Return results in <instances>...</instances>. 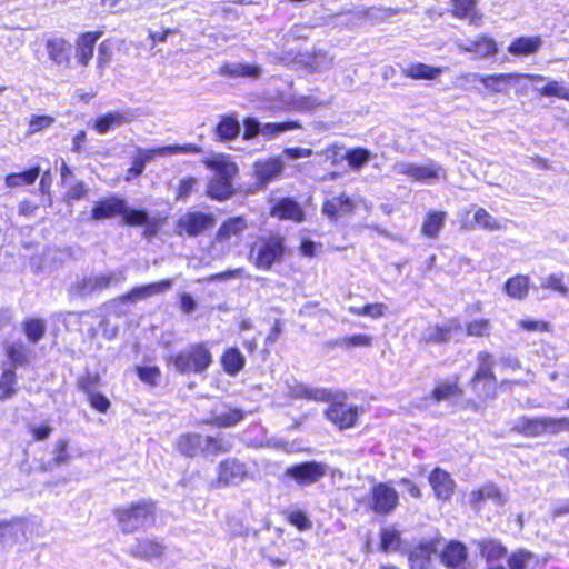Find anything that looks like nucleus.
Returning <instances> with one entry per match:
<instances>
[{
	"label": "nucleus",
	"mask_w": 569,
	"mask_h": 569,
	"mask_svg": "<svg viewBox=\"0 0 569 569\" xmlns=\"http://www.w3.org/2000/svg\"><path fill=\"white\" fill-rule=\"evenodd\" d=\"M71 456L68 452V441L59 439L52 450V462L56 466H61L69 462Z\"/></svg>",
	"instance_id": "60"
},
{
	"label": "nucleus",
	"mask_w": 569,
	"mask_h": 569,
	"mask_svg": "<svg viewBox=\"0 0 569 569\" xmlns=\"http://www.w3.org/2000/svg\"><path fill=\"white\" fill-rule=\"evenodd\" d=\"M112 513L121 532L130 535L140 528L156 525L158 502L153 499H141L124 507H117Z\"/></svg>",
	"instance_id": "3"
},
{
	"label": "nucleus",
	"mask_w": 569,
	"mask_h": 569,
	"mask_svg": "<svg viewBox=\"0 0 569 569\" xmlns=\"http://www.w3.org/2000/svg\"><path fill=\"white\" fill-rule=\"evenodd\" d=\"M520 77H527L532 80L543 79L540 74L499 73L485 76V78H480V82L491 93H507L512 81Z\"/></svg>",
	"instance_id": "20"
},
{
	"label": "nucleus",
	"mask_w": 569,
	"mask_h": 569,
	"mask_svg": "<svg viewBox=\"0 0 569 569\" xmlns=\"http://www.w3.org/2000/svg\"><path fill=\"white\" fill-rule=\"evenodd\" d=\"M486 499H492L500 502V493L493 485H486L479 490H475L470 495V503L475 508H479V502Z\"/></svg>",
	"instance_id": "54"
},
{
	"label": "nucleus",
	"mask_w": 569,
	"mask_h": 569,
	"mask_svg": "<svg viewBox=\"0 0 569 569\" xmlns=\"http://www.w3.org/2000/svg\"><path fill=\"white\" fill-rule=\"evenodd\" d=\"M40 176V167L33 166L22 172H12L4 177L8 188H18L33 184Z\"/></svg>",
	"instance_id": "40"
},
{
	"label": "nucleus",
	"mask_w": 569,
	"mask_h": 569,
	"mask_svg": "<svg viewBox=\"0 0 569 569\" xmlns=\"http://www.w3.org/2000/svg\"><path fill=\"white\" fill-rule=\"evenodd\" d=\"M134 559L146 562H160L167 555L164 540L154 535L142 536L136 539L129 551Z\"/></svg>",
	"instance_id": "8"
},
{
	"label": "nucleus",
	"mask_w": 569,
	"mask_h": 569,
	"mask_svg": "<svg viewBox=\"0 0 569 569\" xmlns=\"http://www.w3.org/2000/svg\"><path fill=\"white\" fill-rule=\"evenodd\" d=\"M392 172L407 176L413 182L427 184H433L438 180L447 179L446 169L432 160L422 164L398 161L392 166Z\"/></svg>",
	"instance_id": "6"
},
{
	"label": "nucleus",
	"mask_w": 569,
	"mask_h": 569,
	"mask_svg": "<svg viewBox=\"0 0 569 569\" xmlns=\"http://www.w3.org/2000/svg\"><path fill=\"white\" fill-rule=\"evenodd\" d=\"M220 365L228 376L236 377L244 369L246 358L238 347H228L220 356Z\"/></svg>",
	"instance_id": "30"
},
{
	"label": "nucleus",
	"mask_w": 569,
	"mask_h": 569,
	"mask_svg": "<svg viewBox=\"0 0 569 569\" xmlns=\"http://www.w3.org/2000/svg\"><path fill=\"white\" fill-rule=\"evenodd\" d=\"M197 186L194 177H186L179 181L176 188V200L187 199Z\"/></svg>",
	"instance_id": "62"
},
{
	"label": "nucleus",
	"mask_w": 569,
	"mask_h": 569,
	"mask_svg": "<svg viewBox=\"0 0 569 569\" xmlns=\"http://www.w3.org/2000/svg\"><path fill=\"white\" fill-rule=\"evenodd\" d=\"M216 221V217L211 212L188 211L177 220V232L180 236L196 238L212 229Z\"/></svg>",
	"instance_id": "7"
},
{
	"label": "nucleus",
	"mask_w": 569,
	"mask_h": 569,
	"mask_svg": "<svg viewBox=\"0 0 569 569\" xmlns=\"http://www.w3.org/2000/svg\"><path fill=\"white\" fill-rule=\"evenodd\" d=\"M168 148H151V149H137V156L132 159L131 167L128 168L126 173V181H131L139 178L143 173V168L147 162L151 161L154 157L161 156Z\"/></svg>",
	"instance_id": "25"
},
{
	"label": "nucleus",
	"mask_w": 569,
	"mask_h": 569,
	"mask_svg": "<svg viewBox=\"0 0 569 569\" xmlns=\"http://www.w3.org/2000/svg\"><path fill=\"white\" fill-rule=\"evenodd\" d=\"M172 283L171 279H162L160 281L137 286L134 288L137 290L138 299L142 300L169 290L172 287Z\"/></svg>",
	"instance_id": "48"
},
{
	"label": "nucleus",
	"mask_w": 569,
	"mask_h": 569,
	"mask_svg": "<svg viewBox=\"0 0 569 569\" xmlns=\"http://www.w3.org/2000/svg\"><path fill=\"white\" fill-rule=\"evenodd\" d=\"M134 371L138 378L150 387H156L160 382L161 370L157 366H137Z\"/></svg>",
	"instance_id": "52"
},
{
	"label": "nucleus",
	"mask_w": 569,
	"mask_h": 569,
	"mask_svg": "<svg viewBox=\"0 0 569 569\" xmlns=\"http://www.w3.org/2000/svg\"><path fill=\"white\" fill-rule=\"evenodd\" d=\"M429 483L437 499L449 500L456 489V482L449 472L441 468H436L429 475Z\"/></svg>",
	"instance_id": "19"
},
{
	"label": "nucleus",
	"mask_w": 569,
	"mask_h": 569,
	"mask_svg": "<svg viewBox=\"0 0 569 569\" xmlns=\"http://www.w3.org/2000/svg\"><path fill=\"white\" fill-rule=\"evenodd\" d=\"M541 44L540 37H520L508 47V52L515 56H527L537 52Z\"/></svg>",
	"instance_id": "42"
},
{
	"label": "nucleus",
	"mask_w": 569,
	"mask_h": 569,
	"mask_svg": "<svg viewBox=\"0 0 569 569\" xmlns=\"http://www.w3.org/2000/svg\"><path fill=\"white\" fill-rule=\"evenodd\" d=\"M246 418V412L238 407H229L221 413H212L210 417L202 419L199 423L218 428L228 429L239 425Z\"/></svg>",
	"instance_id": "21"
},
{
	"label": "nucleus",
	"mask_w": 569,
	"mask_h": 569,
	"mask_svg": "<svg viewBox=\"0 0 569 569\" xmlns=\"http://www.w3.org/2000/svg\"><path fill=\"white\" fill-rule=\"evenodd\" d=\"M401 545L400 532L393 527H386L380 532V548L385 552L397 551Z\"/></svg>",
	"instance_id": "50"
},
{
	"label": "nucleus",
	"mask_w": 569,
	"mask_h": 569,
	"mask_svg": "<svg viewBox=\"0 0 569 569\" xmlns=\"http://www.w3.org/2000/svg\"><path fill=\"white\" fill-rule=\"evenodd\" d=\"M456 44L461 52L473 53L476 58H487L497 52V44L493 39L482 36L473 41L457 40Z\"/></svg>",
	"instance_id": "24"
},
{
	"label": "nucleus",
	"mask_w": 569,
	"mask_h": 569,
	"mask_svg": "<svg viewBox=\"0 0 569 569\" xmlns=\"http://www.w3.org/2000/svg\"><path fill=\"white\" fill-rule=\"evenodd\" d=\"M56 122V118L49 114H32L28 121L27 133L36 134L50 128Z\"/></svg>",
	"instance_id": "55"
},
{
	"label": "nucleus",
	"mask_w": 569,
	"mask_h": 569,
	"mask_svg": "<svg viewBox=\"0 0 569 569\" xmlns=\"http://www.w3.org/2000/svg\"><path fill=\"white\" fill-rule=\"evenodd\" d=\"M269 216L279 221L301 223L306 220L303 207L292 197L279 198L269 208Z\"/></svg>",
	"instance_id": "11"
},
{
	"label": "nucleus",
	"mask_w": 569,
	"mask_h": 569,
	"mask_svg": "<svg viewBox=\"0 0 569 569\" xmlns=\"http://www.w3.org/2000/svg\"><path fill=\"white\" fill-rule=\"evenodd\" d=\"M325 162H330L332 166H338L347 161L350 167H356V148L345 150L342 147L333 146L322 151Z\"/></svg>",
	"instance_id": "41"
},
{
	"label": "nucleus",
	"mask_w": 569,
	"mask_h": 569,
	"mask_svg": "<svg viewBox=\"0 0 569 569\" xmlns=\"http://www.w3.org/2000/svg\"><path fill=\"white\" fill-rule=\"evenodd\" d=\"M460 330V321L456 318H452L443 325H433L427 327L421 335V340L426 343H445L450 339V335L452 332Z\"/></svg>",
	"instance_id": "18"
},
{
	"label": "nucleus",
	"mask_w": 569,
	"mask_h": 569,
	"mask_svg": "<svg viewBox=\"0 0 569 569\" xmlns=\"http://www.w3.org/2000/svg\"><path fill=\"white\" fill-rule=\"evenodd\" d=\"M124 209V199L110 196L94 202L90 211L92 220L101 221L119 217Z\"/></svg>",
	"instance_id": "17"
},
{
	"label": "nucleus",
	"mask_w": 569,
	"mask_h": 569,
	"mask_svg": "<svg viewBox=\"0 0 569 569\" xmlns=\"http://www.w3.org/2000/svg\"><path fill=\"white\" fill-rule=\"evenodd\" d=\"M398 492L386 483H379L373 487L371 507L376 513L388 515L392 512L398 505Z\"/></svg>",
	"instance_id": "16"
},
{
	"label": "nucleus",
	"mask_w": 569,
	"mask_h": 569,
	"mask_svg": "<svg viewBox=\"0 0 569 569\" xmlns=\"http://www.w3.org/2000/svg\"><path fill=\"white\" fill-rule=\"evenodd\" d=\"M3 355L10 363L9 368H13L14 370L18 367L29 366L32 357L30 348L20 340L7 343L3 349Z\"/></svg>",
	"instance_id": "26"
},
{
	"label": "nucleus",
	"mask_w": 569,
	"mask_h": 569,
	"mask_svg": "<svg viewBox=\"0 0 569 569\" xmlns=\"http://www.w3.org/2000/svg\"><path fill=\"white\" fill-rule=\"evenodd\" d=\"M477 358L479 365L471 380V387L479 397L487 398L495 391L493 358L487 351H480Z\"/></svg>",
	"instance_id": "10"
},
{
	"label": "nucleus",
	"mask_w": 569,
	"mask_h": 569,
	"mask_svg": "<svg viewBox=\"0 0 569 569\" xmlns=\"http://www.w3.org/2000/svg\"><path fill=\"white\" fill-rule=\"evenodd\" d=\"M248 228L247 220L241 216L226 219L218 228L214 240L218 243H227L232 237L240 236Z\"/></svg>",
	"instance_id": "28"
},
{
	"label": "nucleus",
	"mask_w": 569,
	"mask_h": 569,
	"mask_svg": "<svg viewBox=\"0 0 569 569\" xmlns=\"http://www.w3.org/2000/svg\"><path fill=\"white\" fill-rule=\"evenodd\" d=\"M17 379L13 368L2 369L0 373V401L8 400L17 393Z\"/></svg>",
	"instance_id": "44"
},
{
	"label": "nucleus",
	"mask_w": 569,
	"mask_h": 569,
	"mask_svg": "<svg viewBox=\"0 0 569 569\" xmlns=\"http://www.w3.org/2000/svg\"><path fill=\"white\" fill-rule=\"evenodd\" d=\"M284 169L280 157L259 159L253 163V177L260 188H266L270 182L277 180Z\"/></svg>",
	"instance_id": "12"
},
{
	"label": "nucleus",
	"mask_w": 569,
	"mask_h": 569,
	"mask_svg": "<svg viewBox=\"0 0 569 569\" xmlns=\"http://www.w3.org/2000/svg\"><path fill=\"white\" fill-rule=\"evenodd\" d=\"M90 407L99 413H107L111 407L110 400L101 392H94L87 397Z\"/></svg>",
	"instance_id": "63"
},
{
	"label": "nucleus",
	"mask_w": 569,
	"mask_h": 569,
	"mask_svg": "<svg viewBox=\"0 0 569 569\" xmlns=\"http://www.w3.org/2000/svg\"><path fill=\"white\" fill-rule=\"evenodd\" d=\"M123 218V222L131 227L147 226L144 230L146 234H154L157 227L160 224L156 219H150L148 212L144 209H130L124 201L123 212L120 214Z\"/></svg>",
	"instance_id": "23"
},
{
	"label": "nucleus",
	"mask_w": 569,
	"mask_h": 569,
	"mask_svg": "<svg viewBox=\"0 0 569 569\" xmlns=\"http://www.w3.org/2000/svg\"><path fill=\"white\" fill-rule=\"evenodd\" d=\"M467 335L471 337H487L490 333L491 325L488 319H476L467 325Z\"/></svg>",
	"instance_id": "59"
},
{
	"label": "nucleus",
	"mask_w": 569,
	"mask_h": 569,
	"mask_svg": "<svg viewBox=\"0 0 569 569\" xmlns=\"http://www.w3.org/2000/svg\"><path fill=\"white\" fill-rule=\"evenodd\" d=\"M249 477L250 472L246 462L238 458H226L218 463L214 483L219 488H227L239 485Z\"/></svg>",
	"instance_id": "9"
},
{
	"label": "nucleus",
	"mask_w": 569,
	"mask_h": 569,
	"mask_svg": "<svg viewBox=\"0 0 569 569\" xmlns=\"http://www.w3.org/2000/svg\"><path fill=\"white\" fill-rule=\"evenodd\" d=\"M101 383V376L98 372L87 371L80 375L76 380L78 390L83 392L87 397L97 392Z\"/></svg>",
	"instance_id": "49"
},
{
	"label": "nucleus",
	"mask_w": 569,
	"mask_h": 569,
	"mask_svg": "<svg viewBox=\"0 0 569 569\" xmlns=\"http://www.w3.org/2000/svg\"><path fill=\"white\" fill-rule=\"evenodd\" d=\"M300 397L317 402H328L331 400L332 395L325 389L302 388L300 390Z\"/></svg>",
	"instance_id": "61"
},
{
	"label": "nucleus",
	"mask_w": 569,
	"mask_h": 569,
	"mask_svg": "<svg viewBox=\"0 0 569 569\" xmlns=\"http://www.w3.org/2000/svg\"><path fill=\"white\" fill-rule=\"evenodd\" d=\"M116 281L113 274H99L82 281L80 289L82 293L90 295L97 291H102L111 287Z\"/></svg>",
	"instance_id": "46"
},
{
	"label": "nucleus",
	"mask_w": 569,
	"mask_h": 569,
	"mask_svg": "<svg viewBox=\"0 0 569 569\" xmlns=\"http://www.w3.org/2000/svg\"><path fill=\"white\" fill-rule=\"evenodd\" d=\"M512 430L526 437L556 436L569 430V418L520 417Z\"/></svg>",
	"instance_id": "5"
},
{
	"label": "nucleus",
	"mask_w": 569,
	"mask_h": 569,
	"mask_svg": "<svg viewBox=\"0 0 569 569\" xmlns=\"http://www.w3.org/2000/svg\"><path fill=\"white\" fill-rule=\"evenodd\" d=\"M538 565V556L525 549L512 552L508 558L509 569H535Z\"/></svg>",
	"instance_id": "43"
},
{
	"label": "nucleus",
	"mask_w": 569,
	"mask_h": 569,
	"mask_svg": "<svg viewBox=\"0 0 569 569\" xmlns=\"http://www.w3.org/2000/svg\"><path fill=\"white\" fill-rule=\"evenodd\" d=\"M467 555V549L463 543L450 541L442 550L440 558L445 566L457 569L465 563Z\"/></svg>",
	"instance_id": "34"
},
{
	"label": "nucleus",
	"mask_w": 569,
	"mask_h": 569,
	"mask_svg": "<svg viewBox=\"0 0 569 569\" xmlns=\"http://www.w3.org/2000/svg\"><path fill=\"white\" fill-rule=\"evenodd\" d=\"M353 202L350 197L339 194L322 202V213L330 220L337 221L338 219L352 213Z\"/></svg>",
	"instance_id": "22"
},
{
	"label": "nucleus",
	"mask_w": 569,
	"mask_h": 569,
	"mask_svg": "<svg viewBox=\"0 0 569 569\" xmlns=\"http://www.w3.org/2000/svg\"><path fill=\"white\" fill-rule=\"evenodd\" d=\"M103 36V30L84 31L78 34L74 40L76 44V61L82 67L87 68L93 58L94 47L97 41Z\"/></svg>",
	"instance_id": "14"
},
{
	"label": "nucleus",
	"mask_w": 569,
	"mask_h": 569,
	"mask_svg": "<svg viewBox=\"0 0 569 569\" xmlns=\"http://www.w3.org/2000/svg\"><path fill=\"white\" fill-rule=\"evenodd\" d=\"M286 473L298 485L307 486L317 482L326 475V466L317 461H307L289 467Z\"/></svg>",
	"instance_id": "13"
},
{
	"label": "nucleus",
	"mask_w": 569,
	"mask_h": 569,
	"mask_svg": "<svg viewBox=\"0 0 569 569\" xmlns=\"http://www.w3.org/2000/svg\"><path fill=\"white\" fill-rule=\"evenodd\" d=\"M326 417L339 429H346L353 426L356 421V410L348 408L342 402H333L327 408Z\"/></svg>",
	"instance_id": "29"
},
{
	"label": "nucleus",
	"mask_w": 569,
	"mask_h": 569,
	"mask_svg": "<svg viewBox=\"0 0 569 569\" xmlns=\"http://www.w3.org/2000/svg\"><path fill=\"white\" fill-rule=\"evenodd\" d=\"M475 545L480 556L488 562L500 560L507 553V548L497 539H480L475 541Z\"/></svg>",
	"instance_id": "35"
},
{
	"label": "nucleus",
	"mask_w": 569,
	"mask_h": 569,
	"mask_svg": "<svg viewBox=\"0 0 569 569\" xmlns=\"http://www.w3.org/2000/svg\"><path fill=\"white\" fill-rule=\"evenodd\" d=\"M240 132V123L234 113L220 117L214 128V134L219 141L233 140Z\"/></svg>",
	"instance_id": "36"
},
{
	"label": "nucleus",
	"mask_w": 569,
	"mask_h": 569,
	"mask_svg": "<svg viewBox=\"0 0 569 569\" xmlns=\"http://www.w3.org/2000/svg\"><path fill=\"white\" fill-rule=\"evenodd\" d=\"M204 166L214 172V177L207 184V196L216 201H224L236 193L233 178L238 173L237 164L229 156L213 154L203 161Z\"/></svg>",
	"instance_id": "2"
},
{
	"label": "nucleus",
	"mask_w": 569,
	"mask_h": 569,
	"mask_svg": "<svg viewBox=\"0 0 569 569\" xmlns=\"http://www.w3.org/2000/svg\"><path fill=\"white\" fill-rule=\"evenodd\" d=\"M284 519L287 523L296 527L299 531H306L312 527V523L307 513L301 510H293L286 513Z\"/></svg>",
	"instance_id": "57"
},
{
	"label": "nucleus",
	"mask_w": 569,
	"mask_h": 569,
	"mask_svg": "<svg viewBox=\"0 0 569 569\" xmlns=\"http://www.w3.org/2000/svg\"><path fill=\"white\" fill-rule=\"evenodd\" d=\"M231 442L221 433L202 437V456L218 457L230 452Z\"/></svg>",
	"instance_id": "31"
},
{
	"label": "nucleus",
	"mask_w": 569,
	"mask_h": 569,
	"mask_svg": "<svg viewBox=\"0 0 569 569\" xmlns=\"http://www.w3.org/2000/svg\"><path fill=\"white\" fill-rule=\"evenodd\" d=\"M130 121V117L123 111L107 112L96 118L92 128L99 134H106L116 127Z\"/></svg>",
	"instance_id": "32"
},
{
	"label": "nucleus",
	"mask_w": 569,
	"mask_h": 569,
	"mask_svg": "<svg viewBox=\"0 0 569 569\" xmlns=\"http://www.w3.org/2000/svg\"><path fill=\"white\" fill-rule=\"evenodd\" d=\"M168 362L182 375L204 373L213 363V355L207 342L190 343L186 349L170 356Z\"/></svg>",
	"instance_id": "4"
},
{
	"label": "nucleus",
	"mask_w": 569,
	"mask_h": 569,
	"mask_svg": "<svg viewBox=\"0 0 569 569\" xmlns=\"http://www.w3.org/2000/svg\"><path fill=\"white\" fill-rule=\"evenodd\" d=\"M442 72V68L431 67L421 62L411 63L402 69L405 77L416 80H435Z\"/></svg>",
	"instance_id": "38"
},
{
	"label": "nucleus",
	"mask_w": 569,
	"mask_h": 569,
	"mask_svg": "<svg viewBox=\"0 0 569 569\" xmlns=\"http://www.w3.org/2000/svg\"><path fill=\"white\" fill-rule=\"evenodd\" d=\"M452 13L459 19H466L471 24L478 26L482 16L476 9V0H451Z\"/></svg>",
	"instance_id": "37"
},
{
	"label": "nucleus",
	"mask_w": 569,
	"mask_h": 569,
	"mask_svg": "<svg viewBox=\"0 0 569 569\" xmlns=\"http://www.w3.org/2000/svg\"><path fill=\"white\" fill-rule=\"evenodd\" d=\"M20 525V518L0 521V542L6 540L17 541L19 538ZM21 533L23 535L22 530Z\"/></svg>",
	"instance_id": "53"
},
{
	"label": "nucleus",
	"mask_w": 569,
	"mask_h": 569,
	"mask_svg": "<svg viewBox=\"0 0 569 569\" xmlns=\"http://www.w3.org/2000/svg\"><path fill=\"white\" fill-rule=\"evenodd\" d=\"M460 392L461 391L458 388L457 383L442 382L435 388L432 392V398L435 399V401L440 402L457 397L460 395Z\"/></svg>",
	"instance_id": "56"
},
{
	"label": "nucleus",
	"mask_w": 569,
	"mask_h": 569,
	"mask_svg": "<svg viewBox=\"0 0 569 569\" xmlns=\"http://www.w3.org/2000/svg\"><path fill=\"white\" fill-rule=\"evenodd\" d=\"M290 248L286 237L279 232L270 231L259 236L250 246L249 259L257 270L270 271L290 256Z\"/></svg>",
	"instance_id": "1"
},
{
	"label": "nucleus",
	"mask_w": 569,
	"mask_h": 569,
	"mask_svg": "<svg viewBox=\"0 0 569 569\" xmlns=\"http://www.w3.org/2000/svg\"><path fill=\"white\" fill-rule=\"evenodd\" d=\"M301 128L302 124L298 120H287L282 122L266 123L264 132L270 136H276L284 131L297 130Z\"/></svg>",
	"instance_id": "58"
},
{
	"label": "nucleus",
	"mask_w": 569,
	"mask_h": 569,
	"mask_svg": "<svg viewBox=\"0 0 569 569\" xmlns=\"http://www.w3.org/2000/svg\"><path fill=\"white\" fill-rule=\"evenodd\" d=\"M473 221L476 226L488 231H498L506 228L501 220L491 216L483 208H477L473 214Z\"/></svg>",
	"instance_id": "47"
},
{
	"label": "nucleus",
	"mask_w": 569,
	"mask_h": 569,
	"mask_svg": "<svg viewBox=\"0 0 569 569\" xmlns=\"http://www.w3.org/2000/svg\"><path fill=\"white\" fill-rule=\"evenodd\" d=\"M174 448L187 458L202 456V436L198 432H183L177 438Z\"/></svg>",
	"instance_id": "27"
},
{
	"label": "nucleus",
	"mask_w": 569,
	"mask_h": 569,
	"mask_svg": "<svg viewBox=\"0 0 569 569\" xmlns=\"http://www.w3.org/2000/svg\"><path fill=\"white\" fill-rule=\"evenodd\" d=\"M46 50L53 64L63 69H71V44L63 37L49 38L46 41Z\"/></svg>",
	"instance_id": "15"
},
{
	"label": "nucleus",
	"mask_w": 569,
	"mask_h": 569,
	"mask_svg": "<svg viewBox=\"0 0 569 569\" xmlns=\"http://www.w3.org/2000/svg\"><path fill=\"white\" fill-rule=\"evenodd\" d=\"M20 326L27 341L31 345H37L41 341L47 332V322L39 317L26 318L21 321Z\"/></svg>",
	"instance_id": "33"
},
{
	"label": "nucleus",
	"mask_w": 569,
	"mask_h": 569,
	"mask_svg": "<svg viewBox=\"0 0 569 569\" xmlns=\"http://www.w3.org/2000/svg\"><path fill=\"white\" fill-rule=\"evenodd\" d=\"M447 213L443 211H429L427 212L421 224V233L429 238L435 239L445 226Z\"/></svg>",
	"instance_id": "39"
},
{
	"label": "nucleus",
	"mask_w": 569,
	"mask_h": 569,
	"mask_svg": "<svg viewBox=\"0 0 569 569\" xmlns=\"http://www.w3.org/2000/svg\"><path fill=\"white\" fill-rule=\"evenodd\" d=\"M529 281L527 276H515L505 283V291L509 297L521 300L528 295Z\"/></svg>",
	"instance_id": "45"
},
{
	"label": "nucleus",
	"mask_w": 569,
	"mask_h": 569,
	"mask_svg": "<svg viewBox=\"0 0 569 569\" xmlns=\"http://www.w3.org/2000/svg\"><path fill=\"white\" fill-rule=\"evenodd\" d=\"M113 57L112 40L104 39L98 47V54L96 66L98 73L101 76L104 72L106 67L111 62Z\"/></svg>",
	"instance_id": "51"
},
{
	"label": "nucleus",
	"mask_w": 569,
	"mask_h": 569,
	"mask_svg": "<svg viewBox=\"0 0 569 569\" xmlns=\"http://www.w3.org/2000/svg\"><path fill=\"white\" fill-rule=\"evenodd\" d=\"M540 93L546 97H558L562 99H569V90L558 81H551L545 86Z\"/></svg>",
	"instance_id": "64"
}]
</instances>
